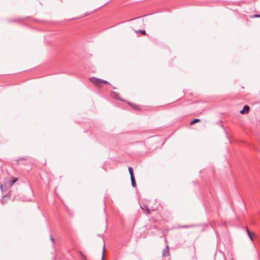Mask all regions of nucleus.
Listing matches in <instances>:
<instances>
[{
	"label": "nucleus",
	"instance_id": "nucleus-17",
	"mask_svg": "<svg viewBox=\"0 0 260 260\" xmlns=\"http://www.w3.org/2000/svg\"><path fill=\"white\" fill-rule=\"evenodd\" d=\"M246 228V232L247 233V234L248 235H250V234H251V233L250 232V231H249L248 229L247 228V226L245 227Z\"/></svg>",
	"mask_w": 260,
	"mask_h": 260
},
{
	"label": "nucleus",
	"instance_id": "nucleus-13",
	"mask_svg": "<svg viewBox=\"0 0 260 260\" xmlns=\"http://www.w3.org/2000/svg\"><path fill=\"white\" fill-rule=\"evenodd\" d=\"M81 260H86V259L85 256L82 253H81Z\"/></svg>",
	"mask_w": 260,
	"mask_h": 260
},
{
	"label": "nucleus",
	"instance_id": "nucleus-8",
	"mask_svg": "<svg viewBox=\"0 0 260 260\" xmlns=\"http://www.w3.org/2000/svg\"><path fill=\"white\" fill-rule=\"evenodd\" d=\"M128 171L131 175V177H132V176H134V173H133V169L132 167L128 168Z\"/></svg>",
	"mask_w": 260,
	"mask_h": 260
},
{
	"label": "nucleus",
	"instance_id": "nucleus-18",
	"mask_svg": "<svg viewBox=\"0 0 260 260\" xmlns=\"http://www.w3.org/2000/svg\"><path fill=\"white\" fill-rule=\"evenodd\" d=\"M246 228V232L247 233V234L248 235H250V234H251V233L250 232V231H249L248 229L247 228V226L245 227Z\"/></svg>",
	"mask_w": 260,
	"mask_h": 260
},
{
	"label": "nucleus",
	"instance_id": "nucleus-7",
	"mask_svg": "<svg viewBox=\"0 0 260 260\" xmlns=\"http://www.w3.org/2000/svg\"><path fill=\"white\" fill-rule=\"evenodd\" d=\"M133 30L135 31V32H146V31L144 30H141L140 29H134Z\"/></svg>",
	"mask_w": 260,
	"mask_h": 260
},
{
	"label": "nucleus",
	"instance_id": "nucleus-5",
	"mask_svg": "<svg viewBox=\"0 0 260 260\" xmlns=\"http://www.w3.org/2000/svg\"><path fill=\"white\" fill-rule=\"evenodd\" d=\"M18 180L17 178H15L14 179L11 180L9 183V186H12Z\"/></svg>",
	"mask_w": 260,
	"mask_h": 260
},
{
	"label": "nucleus",
	"instance_id": "nucleus-6",
	"mask_svg": "<svg viewBox=\"0 0 260 260\" xmlns=\"http://www.w3.org/2000/svg\"><path fill=\"white\" fill-rule=\"evenodd\" d=\"M131 181H132V186L134 187H135L136 186V182H135L134 176H132V177H131Z\"/></svg>",
	"mask_w": 260,
	"mask_h": 260
},
{
	"label": "nucleus",
	"instance_id": "nucleus-3",
	"mask_svg": "<svg viewBox=\"0 0 260 260\" xmlns=\"http://www.w3.org/2000/svg\"><path fill=\"white\" fill-rule=\"evenodd\" d=\"M170 255L169 249L168 246H167L162 251V256H168Z\"/></svg>",
	"mask_w": 260,
	"mask_h": 260
},
{
	"label": "nucleus",
	"instance_id": "nucleus-12",
	"mask_svg": "<svg viewBox=\"0 0 260 260\" xmlns=\"http://www.w3.org/2000/svg\"><path fill=\"white\" fill-rule=\"evenodd\" d=\"M249 238H250V239L251 240V241H253V238H252V236H254V233H251L250 234V235H248Z\"/></svg>",
	"mask_w": 260,
	"mask_h": 260
},
{
	"label": "nucleus",
	"instance_id": "nucleus-1",
	"mask_svg": "<svg viewBox=\"0 0 260 260\" xmlns=\"http://www.w3.org/2000/svg\"><path fill=\"white\" fill-rule=\"evenodd\" d=\"M89 80L93 85L99 87H101L102 84H109L108 81L95 77L91 78Z\"/></svg>",
	"mask_w": 260,
	"mask_h": 260
},
{
	"label": "nucleus",
	"instance_id": "nucleus-10",
	"mask_svg": "<svg viewBox=\"0 0 260 260\" xmlns=\"http://www.w3.org/2000/svg\"><path fill=\"white\" fill-rule=\"evenodd\" d=\"M7 202V198L6 197H3V199H2V204H6Z\"/></svg>",
	"mask_w": 260,
	"mask_h": 260
},
{
	"label": "nucleus",
	"instance_id": "nucleus-4",
	"mask_svg": "<svg viewBox=\"0 0 260 260\" xmlns=\"http://www.w3.org/2000/svg\"><path fill=\"white\" fill-rule=\"evenodd\" d=\"M128 104L130 105L132 107H133L135 110H139L140 109V107L136 104H132L129 102L128 103Z\"/></svg>",
	"mask_w": 260,
	"mask_h": 260
},
{
	"label": "nucleus",
	"instance_id": "nucleus-11",
	"mask_svg": "<svg viewBox=\"0 0 260 260\" xmlns=\"http://www.w3.org/2000/svg\"><path fill=\"white\" fill-rule=\"evenodd\" d=\"M20 21H21L20 19H13V20H11V22H20Z\"/></svg>",
	"mask_w": 260,
	"mask_h": 260
},
{
	"label": "nucleus",
	"instance_id": "nucleus-14",
	"mask_svg": "<svg viewBox=\"0 0 260 260\" xmlns=\"http://www.w3.org/2000/svg\"><path fill=\"white\" fill-rule=\"evenodd\" d=\"M191 252H192L193 255H195V248L194 247H192L191 248Z\"/></svg>",
	"mask_w": 260,
	"mask_h": 260
},
{
	"label": "nucleus",
	"instance_id": "nucleus-21",
	"mask_svg": "<svg viewBox=\"0 0 260 260\" xmlns=\"http://www.w3.org/2000/svg\"><path fill=\"white\" fill-rule=\"evenodd\" d=\"M105 252V246H104L103 247V254Z\"/></svg>",
	"mask_w": 260,
	"mask_h": 260
},
{
	"label": "nucleus",
	"instance_id": "nucleus-22",
	"mask_svg": "<svg viewBox=\"0 0 260 260\" xmlns=\"http://www.w3.org/2000/svg\"><path fill=\"white\" fill-rule=\"evenodd\" d=\"M102 260H103V256H102Z\"/></svg>",
	"mask_w": 260,
	"mask_h": 260
},
{
	"label": "nucleus",
	"instance_id": "nucleus-20",
	"mask_svg": "<svg viewBox=\"0 0 260 260\" xmlns=\"http://www.w3.org/2000/svg\"><path fill=\"white\" fill-rule=\"evenodd\" d=\"M147 213H148V214H150V210H149V209H147Z\"/></svg>",
	"mask_w": 260,
	"mask_h": 260
},
{
	"label": "nucleus",
	"instance_id": "nucleus-19",
	"mask_svg": "<svg viewBox=\"0 0 260 260\" xmlns=\"http://www.w3.org/2000/svg\"><path fill=\"white\" fill-rule=\"evenodd\" d=\"M51 240L52 241V242L54 243L55 242L54 239L53 238V237H51Z\"/></svg>",
	"mask_w": 260,
	"mask_h": 260
},
{
	"label": "nucleus",
	"instance_id": "nucleus-15",
	"mask_svg": "<svg viewBox=\"0 0 260 260\" xmlns=\"http://www.w3.org/2000/svg\"><path fill=\"white\" fill-rule=\"evenodd\" d=\"M252 17L253 18H258V17H260V15H258V14H255Z\"/></svg>",
	"mask_w": 260,
	"mask_h": 260
},
{
	"label": "nucleus",
	"instance_id": "nucleus-9",
	"mask_svg": "<svg viewBox=\"0 0 260 260\" xmlns=\"http://www.w3.org/2000/svg\"><path fill=\"white\" fill-rule=\"evenodd\" d=\"M201 120L200 119H194L190 122V125H192L194 123H196L197 122H200Z\"/></svg>",
	"mask_w": 260,
	"mask_h": 260
},
{
	"label": "nucleus",
	"instance_id": "nucleus-16",
	"mask_svg": "<svg viewBox=\"0 0 260 260\" xmlns=\"http://www.w3.org/2000/svg\"><path fill=\"white\" fill-rule=\"evenodd\" d=\"M246 228V232L247 233V234L248 235H250V234H251V233L250 232V231H249L248 229L247 228V226L245 227Z\"/></svg>",
	"mask_w": 260,
	"mask_h": 260
},
{
	"label": "nucleus",
	"instance_id": "nucleus-2",
	"mask_svg": "<svg viewBox=\"0 0 260 260\" xmlns=\"http://www.w3.org/2000/svg\"><path fill=\"white\" fill-rule=\"evenodd\" d=\"M250 108L248 106H245L244 108L240 111V113L242 114H244L245 113H248L249 111Z\"/></svg>",
	"mask_w": 260,
	"mask_h": 260
}]
</instances>
